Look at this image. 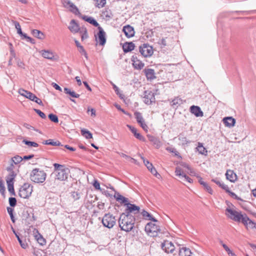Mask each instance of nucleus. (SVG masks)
<instances>
[{"label": "nucleus", "instance_id": "nucleus-35", "mask_svg": "<svg viewBox=\"0 0 256 256\" xmlns=\"http://www.w3.org/2000/svg\"><path fill=\"white\" fill-rule=\"evenodd\" d=\"M64 90L66 94H69L72 98H78L80 96V94H76L74 91H72L68 88H65Z\"/></svg>", "mask_w": 256, "mask_h": 256}, {"label": "nucleus", "instance_id": "nucleus-38", "mask_svg": "<svg viewBox=\"0 0 256 256\" xmlns=\"http://www.w3.org/2000/svg\"><path fill=\"white\" fill-rule=\"evenodd\" d=\"M82 134L87 139H90L92 138V133L85 129H82L81 130Z\"/></svg>", "mask_w": 256, "mask_h": 256}, {"label": "nucleus", "instance_id": "nucleus-62", "mask_svg": "<svg viewBox=\"0 0 256 256\" xmlns=\"http://www.w3.org/2000/svg\"><path fill=\"white\" fill-rule=\"evenodd\" d=\"M122 196V195H121L120 193L118 192H115V194H114V198L117 201L119 200V199Z\"/></svg>", "mask_w": 256, "mask_h": 256}, {"label": "nucleus", "instance_id": "nucleus-23", "mask_svg": "<svg viewBox=\"0 0 256 256\" xmlns=\"http://www.w3.org/2000/svg\"><path fill=\"white\" fill-rule=\"evenodd\" d=\"M226 179L234 182L237 178L236 174L232 170H228L226 174Z\"/></svg>", "mask_w": 256, "mask_h": 256}, {"label": "nucleus", "instance_id": "nucleus-44", "mask_svg": "<svg viewBox=\"0 0 256 256\" xmlns=\"http://www.w3.org/2000/svg\"><path fill=\"white\" fill-rule=\"evenodd\" d=\"M48 117L50 118V120L52 122H54L56 123H57L58 122V118L56 114H50L48 116Z\"/></svg>", "mask_w": 256, "mask_h": 256}, {"label": "nucleus", "instance_id": "nucleus-40", "mask_svg": "<svg viewBox=\"0 0 256 256\" xmlns=\"http://www.w3.org/2000/svg\"><path fill=\"white\" fill-rule=\"evenodd\" d=\"M178 140L180 141V144L185 145L188 144L189 142L187 140L186 138L182 134H180L178 136Z\"/></svg>", "mask_w": 256, "mask_h": 256}, {"label": "nucleus", "instance_id": "nucleus-47", "mask_svg": "<svg viewBox=\"0 0 256 256\" xmlns=\"http://www.w3.org/2000/svg\"><path fill=\"white\" fill-rule=\"evenodd\" d=\"M5 192V186L2 180L0 179V193L4 196Z\"/></svg>", "mask_w": 256, "mask_h": 256}, {"label": "nucleus", "instance_id": "nucleus-15", "mask_svg": "<svg viewBox=\"0 0 256 256\" xmlns=\"http://www.w3.org/2000/svg\"><path fill=\"white\" fill-rule=\"evenodd\" d=\"M98 29V32L97 34V38L98 39L99 44L104 46L106 42V34L101 26H99Z\"/></svg>", "mask_w": 256, "mask_h": 256}, {"label": "nucleus", "instance_id": "nucleus-7", "mask_svg": "<svg viewBox=\"0 0 256 256\" xmlns=\"http://www.w3.org/2000/svg\"><path fill=\"white\" fill-rule=\"evenodd\" d=\"M145 231L150 236H156L160 232V228L158 226L150 222L146 226Z\"/></svg>", "mask_w": 256, "mask_h": 256}, {"label": "nucleus", "instance_id": "nucleus-18", "mask_svg": "<svg viewBox=\"0 0 256 256\" xmlns=\"http://www.w3.org/2000/svg\"><path fill=\"white\" fill-rule=\"evenodd\" d=\"M122 32L128 38L132 37L134 34V28L130 25L124 26L122 28Z\"/></svg>", "mask_w": 256, "mask_h": 256}, {"label": "nucleus", "instance_id": "nucleus-19", "mask_svg": "<svg viewBox=\"0 0 256 256\" xmlns=\"http://www.w3.org/2000/svg\"><path fill=\"white\" fill-rule=\"evenodd\" d=\"M190 112L196 117L202 116L203 112L198 106H192L190 108Z\"/></svg>", "mask_w": 256, "mask_h": 256}, {"label": "nucleus", "instance_id": "nucleus-6", "mask_svg": "<svg viewBox=\"0 0 256 256\" xmlns=\"http://www.w3.org/2000/svg\"><path fill=\"white\" fill-rule=\"evenodd\" d=\"M32 192V186L28 183L24 184L20 188L19 196L23 198H27L30 196Z\"/></svg>", "mask_w": 256, "mask_h": 256}, {"label": "nucleus", "instance_id": "nucleus-53", "mask_svg": "<svg viewBox=\"0 0 256 256\" xmlns=\"http://www.w3.org/2000/svg\"><path fill=\"white\" fill-rule=\"evenodd\" d=\"M181 179H182L184 181H186L190 183L192 182V180L187 176L186 174L183 175V176L181 178Z\"/></svg>", "mask_w": 256, "mask_h": 256}, {"label": "nucleus", "instance_id": "nucleus-3", "mask_svg": "<svg viewBox=\"0 0 256 256\" xmlns=\"http://www.w3.org/2000/svg\"><path fill=\"white\" fill-rule=\"evenodd\" d=\"M54 174L55 175V179L60 181L66 180L70 174V170L64 165L60 164L55 163L54 164Z\"/></svg>", "mask_w": 256, "mask_h": 256}, {"label": "nucleus", "instance_id": "nucleus-12", "mask_svg": "<svg viewBox=\"0 0 256 256\" xmlns=\"http://www.w3.org/2000/svg\"><path fill=\"white\" fill-rule=\"evenodd\" d=\"M42 56L45 58L52 60H57L58 57L56 54L50 50H42L40 52Z\"/></svg>", "mask_w": 256, "mask_h": 256}, {"label": "nucleus", "instance_id": "nucleus-22", "mask_svg": "<svg viewBox=\"0 0 256 256\" xmlns=\"http://www.w3.org/2000/svg\"><path fill=\"white\" fill-rule=\"evenodd\" d=\"M127 126L129 128L130 130L134 134V136L136 138L142 142L145 141V138L142 136L140 133L137 132V130L135 128L130 125H128Z\"/></svg>", "mask_w": 256, "mask_h": 256}, {"label": "nucleus", "instance_id": "nucleus-52", "mask_svg": "<svg viewBox=\"0 0 256 256\" xmlns=\"http://www.w3.org/2000/svg\"><path fill=\"white\" fill-rule=\"evenodd\" d=\"M34 110L42 118L44 119L46 118V114L43 112H42L41 110H38V109H34Z\"/></svg>", "mask_w": 256, "mask_h": 256}, {"label": "nucleus", "instance_id": "nucleus-27", "mask_svg": "<svg viewBox=\"0 0 256 256\" xmlns=\"http://www.w3.org/2000/svg\"><path fill=\"white\" fill-rule=\"evenodd\" d=\"M36 233H34V236L40 245H44L46 244V240L42 238V236L38 232V230H35Z\"/></svg>", "mask_w": 256, "mask_h": 256}, {"label": "nucleus", "instance_id": "nucleus-34", "mask_svg": "<svg viewBox=\"0 0 256 256\" xmlns=\"http://www.w3.org/2000/svg\"><path fill=\"white\" fill-rule=\"evenodd\" d=\"M212 181L215 182L216 184H218L219 186L222 188L223 190H225L226 191L228 190V185L225 184L224 182H220L218 179H213L212 180Z\"/></svg>", "mask_w": 256, "mask_h": 256}, {"label": "nucleus", "instance_id": "nucleus-5", "mask_svg": "<svg viewBox=\"0 0 256 256\" xmlns=\"http://www.w3.org/2000/svg\"><path fill=\"white\" fill-rule=\"evenodd\" d=\"M46 177V174L44 171L39 168L34 169L30 174L31 180L36 183H43Z\"/></svg>", "mask_w": 256, "mask_h": 256}, {"label": "nucleus", "instance_id": "nucleus-16", "mask_svg": "<svg viewBox=\"0 0 256 256\" xmlns=\"http://www.w3.org/2000/svg\"><path fill=\"white\" fill-rule=\"evenodd\" d=\"M134 116L136 119L137 122L140 124L141 127L145 131H148V126L145 123L144 120L142 115L139 112H134Z\"/></svg>", "mask_w": 256, "mask_h": 256}, {"label": "nucleus", "instance_id": "nucleus-60", "mask_svg": "<svg viewBox=\"0 0 256 256\" xmlns=\"http://www.w3.org/2000/svg\"><path fill=\"white\" fill-rule=\"evenodd\" d=\"M93 186L96 190L100 189V183L96 180H95L94 181V184H93Z\"/></svg>", "mask_w": 256, "mask_h": 256}, {"label": "nucleus", "instance_id": "nucleus-63", "mask_svg": "<svg viewBox=\"0 0 256 256\" xmlns=\"http://www.w3.org/2000/svg\"><path fill=\"white\" fill-rule=\"evenodd\" d=\"M52 86L56 90H58L60 91V92L62 91V90L61 88L58 84H56L52 82Z\"/></svg>", "mask_w": 256, "mask_h": 256}, {"label": "nucleus", "instance_id": "nucleus-30", "mask_svg": "<svg viewBox=\"0 0 256 256\" xmlns=\"http://www.w3.org/2000/svg\"><path fill=\"white\" fill-rule=\"evenodd\" d=\"M196 148L200 154L205 156L207 154V150L202 143L198 142V145Z\"/></svg>", "mask_w": 256, "mask_h": 256}, {"label": "nucleus", "instance_id": "nucleus-14", "mask_svg": "<svg viewBox=\"0 0 256 256\" xmlns=\"http://www.w3.org/2000/svg\"><path fill=\"white\" fill-rule=\"evenodd\" d=\"M144 102L148 104H150L155 101L154 93L152 91L146 90L144 93Z\"/></svg>", "mask_w": 256, "mask_h": 256}, {"label": "nucleus", "instance_id": "nucleus-11", "mask_svg": "<svg viewBox=\"0 0 256 256\" xmlns=\"http://www.w3.org/2000/svg\"><path fill=\"white\" fill-rule=\"evenodd\" d=\"M62 4L65 8L68 9L70 12L74 14L78 15L80 14L78 8L70 0H63Z\"/></svg>", "mask_w": 256, "mask_h": 256}, {"label": "nucleus", "instance_id": "nucleus-48", "mask_svg": "<svg viewBox=\"0 0 256 256\" xmlns=\"http://www.w3.org/2000/svg\"><path fill=\"white\" fill-rule=\"evenodd\" d=\"M166 150L169 152L174 154L176 156H178L179 153L175 148L168 147Z\"/></svg>", "mask_w": 256, "mask_h": 256}, {"label": "nucleus", "instance_id": "nucleus-46", "mask_svg": "<svg viewBox=\"0 0 256 256\" xmlns=\"http://www.w3.org/2000/svg\"><path fill=\"white\" fill-rule=\"evenodd\" d=\"M23 142L24 143L30 146L38 147V144L35 142H30L26 140H24Z\"/></svg>", "mask_w": 256, "mask_h": 256}, {"label": "nucleus", "instance_id": "nucleus-25", "mask_svg": "<svg viewBox=\"0 0 256 256\" xmlns=\"http://www.w3.org/2000/svg\"><path fill=\"white\" fill-rule=\"evenodd\" d=\"M178 256H191L192 252L190 248L182 247L179 248Z\"/></svg>", "mask_w": 256, "mask_h": 256}, {"label": "nucleus", "instance_id": "nucleus-59", "mask_svg": "<svg viewBox=\"0 0 256 256\" xmlns=\"http://www.w3.org/2000/svg\"><path fill=\"white\" fill-rule=\"evenodd\" d=\"M23 37H24V38L26 39L28 42H30L32 44L34 43V39H32V38H31L30 37L28 36L26 34L24 35Z\"/></svg>", "mask_w": 256, "mask_h": 256}, {"label": "nucleus", "instance_id": "nucleus-49", "mask_svg": "<svg viewBox=\"0 0 256 256\" xmlns=\"http://www.w3.org/2000/svg\"><path fill=\"white\" fill-rule=\"evenodd\" d=\"M150 171L152 174L155 176L156 177L158 178H160V175L157 172L156 170L154 167H153L150 170Z\"/></svg>", "mask_w": 256, "mask_h": 256}, {"label": "nucleus", "instance_id": "nucleus-45", "mask_svg": "<svg viewBox=\"0 0 256 256\" xmlns=\"http://www.w3.org/2000/svg\"><path fill=\"white\" fill-rule=\"evenodd\" d=\"M182 100L180 98H174L171 102V104L172 106H177L178 105H180L181 104Z\"/></svg>", "mask_w": 256, "mask_h": 256}, {"label": "nucleus", "instance_id": "nucleus-37", "mask_svg": "<svg viewBox=\"0 0 256 256\" xmlns=\"http://www.w3.org/2000/svg\"><path fill=\"white\" fill-rule=\"evenodd\" d=\"M44 144L52 145V146H61V143L58 141H53L52 140H45L44 142Z\"/></svg>", "mask_w": 256, "mask_h": 256}, {"label": "nucleus", "instance_id": "nucleus-31", "mask_svg": "<svg viewBox=\"0 0 256 256\" xmlns=\"http://www.w3.org/2000/svg\"><path fill=\"white\" fill-rule=\"evenodd\" d=\"M198 182L200 184L203 186L204 188L208 191V193L210 194H212V188L208 185L207 183L203 181L202 178L200 177V178L198 180Z\"/></svg>", "mask_w": 256, "mask_h": 256}, {"label": "nucleus", "instance_id": "nucleus-51", "mask_svg": "<svg viewBox=\"0 0 256 256\" xmlns=\"http://www.w3.org/2000/svg\"><path fill=\"white\" fill-rule=\"evenodd\" d=\"M152 143L157 148H160L162 146V144L160 141L157 138Z\"/></svg>", "mask_w": 256, "mask_h": 256}, {"label": "nucleus", "instance_id": "nucleus-39", "mask_svg": "<svg viewBox=\"0 0 256 256\" xmlns=\"http://www.w3.org/2000/svg\"><path fill=\"white\" fill-rule=\"evenodd\" d=\"M14 233L16 234V237L17 238V239L21 246V247L24 249H26L28 246V244L26 242H23L20 236L16 233L15 231L14 230Z\"/></svg>", "mask_w": 256, "mask_h": 256}, {"label": "nucleus", "instance_id": "nucleus-29", "mask_svg": "<svg viewBox=\"0 0 256 256\" xmlns=\"http://www.w3.org/2000/svg\"><path fill=\"white\" fill-rule=\"evenodd\" d=\"M141 214L146 220H150L154 222H157V220L155 218H153L150 214L144 210L142 212Z\"/></svg>", "mask_w": 256, "mask_h": 256}, {"label": "nucleus", "instance_id": "nucleus-1", "mask_svg": "<svg viewBox=\"0 0 256 256\" xmlns=\"http://www.w3.org/2000/svg\"><path fill=\"white\" fill-rule=\"evenodd\" d=\"M226 214L235 222H242L247 228H252L255 226V224L248 217L246 214H243L240 212L228 208L226 210Z\"/></svg>", "mask_w": 256, "mask_h": 256}, {"label": "nucleus", "instance_id": "nucleus-33", "mask_svg": "<svg viewBox=\"0 0 256 256\" xmlns=\"http://www.w3.org/2000/svg\"><path fill=\"white\" fill-rule=\"evenodd\" d=\"M154 70L152 69H148L146 70V78L148 80H153L156 76H154Z\"/></svg>", "mask_w": 256, "mask_h": 256}, {"label": "nucleus", "instance_id": "nucleus-56", "mask_svg": "<svg viewBox=\"0 0 256 256\" xmlns=\"http://www.w3.org/2000/svg\"><path fill=\"white\" fill-rule=\"evenodd\" d=\"M80 52L84 56L86 59H88V54L84 50V47H80Z\"/></svg>", "mask_w": 256, "mask_h": 256}, {"label": "nucleus", "instance_id": "nucleus-17", "mask_svg": "<svg viewBox=\"0 0 256 256\" xmlns=\"http://www.w3.org/2000/svg\"><path fill=\"white\" fill-rule=\"evenodd\" d=\"M134 67L138 70H141L144 66V64L140 60L138 59L137 56L135 54L132 56L131 58Z\"/></svg>", "mask_w": 256, "mask_h": 256}, {"label": "nucleus", "instance_id": "nucleus-36", "mask_svg": "<svg viewBox=\"0 0 256 256\" xmlns=\"http://www.w3.org/2000/svg\"><path fill=\"white\" fill-rule=\"evenodd\" d=\"M12 22L14 24V25L16 28L17 30L18 34H20V36H23L24 35L26 34H24L22 32L21 27H20V26L19 22H18L16 21H14V20H12Z\"/></svg>", "mask_w": 256, "mask_h": 256}, {"label": "nucleus", "instance_id": "nucleus-10", "mask_svg": "<svg viewBox=\"0 0 256 256\" xmlns=\"http://www.w3.org/2000/svg\"><path fill=\"white\" fill-rule=\"evenodd\" d=\"M139 51L144 57L150 56L154 52L152 47L146 44H144L139 47Z\"/></svg>", "mask_w": 256, "mask_h": 256}, {"label": "nucleus", "instance_id": "nucleus-8", "mask_svg": "<svg viewBox=\"0 0 256 256\" xmlns=\"http://www.w3.org/2000/svg\"><path fill=\"white\" fill-rule=\"evenodd\" d=\"M18 93L21 96H24L25 98L30 100L32 101L36 102L40 105L42 104V102L41 100L38 98L35 94L30 92L21 88L19 90Z\"/></svg>", "mask_w": 256, "mask_h": 256}, {"label": "nucleus", "instance_id": "nucleus-4", "mask_svg": "<svg viewBox=\"0 0 256 256\" xmlns=\"http://www.w3.org/2000/svg\"><path fill=\"white\" fill-rule=\"evenodd\" d=\"M13 162H10V166L7 168V170L10 171L9 174L6 176V181L8 185V189L12 195L15 196V192L14 188V181L16 176L14 172L12 171L13 170Z\"/></svg>", "mask_w": 256, "mask_h": 256}, {"label": "nucleus", "instance_id": "nucleus-20", "mask_svg": "<svg viewBox=\"0 0 256 256\" xmlns=\"http://www.w3.org/2000/svg\"><path fill=\"white\" fill-rule=\"evenodd\" d=\"M70 30L74 33H76L80 30L78 24L76 22V20H72L70 23V26L68 27Z\"/></svg>", "mask_w": 256, "mask_h": 256}, {"label": "nucleus", "instance_id": "nucleus-54", "mask_svg": "<svg viewBox=\"0 0 256 256\" xmlns=\"http://www.w3.org/2000/svg\"><path fill=\"white\" fill-rule=\"evenodd\" d=\"M226 192L228 193L233 198H235L236 200H238L239 199L238 197L236 196V194L235 193H234V192H232L230 190L229 188H228V191H226Z\"/></svg>", "mask_w": 256, "mask_h": 256}, {"label": "nucleus", "instance_id": "nucleus-28", "mask_svg": "<svg viewBox=\"0 0 256 256\" xmlns=\"http://www.w3.org/2000/svg\"><path fill=\"white\" fill-rule=\"evenodd\" d=\"M134 44L132 42L126 43L123 46V50L124 52H128L134 50Z\"/></svg>", "mask_w": 256, "mask_h": 256}, {"label": "nucleus", "instance_id": "nucleus-21", "mask_svg": "<svg viewBox=\"0 0 256 256\" xmlns=\"http://www.w3.org/2000/svg\"><path fill=\"white\" fill-rule=\"evenodd\" d=\"M222 121L225 126L228 128L233 127L236 124V120L231 116L224 118Z\"/></svg>", "mask_w": 256, "mask_h": 256}, {"label": "nucleus", "instance_id": "nucleus-61", "mask_svg": "<svg viewBox=\"0 0 256 256\" xmlns=\"http://www.w3.org/2000/svg\"><path fill=\"white\" fill-rule=\"evenodd\" d=\"M111 84H112V86H113V88L115 90L116 94H119L120 90H119L116 84H114V83H112V82H111Z\"/></svg>", "mask_w": 256, "mask_h": 256}, {"label": "nucleus", "instance_id": "nucleus-41", "mask_svg": "<svg viewBox=\"0 0 256 256\" xmlns=\"http://www.w3.org/2000/svg\"><path fill=\"white\" fill-rule=\"evenodd\" d=\"M96 2V6L98 8H101L104 6L106 3V0H94Z\"/></svg>", "mask_w": 256, "mask_h": 256}, {"label": "nucleus", "instance_id": "nucleus-58", "mask_svg": "<svg viewBox=\"0 0 256 256\" xmlns=\"http://www.w3.org/2000/svg\"><path fill=\"white\" fill-rule=\"evenodd\" d=\"M88 37V34H87L86 30V28H84V33L82 34L81 36L82 40H83L84 39L87 38Z\"/></svg>", "mask_w": 256, "mask_h": 256}, {"label": "nucleus", "instance_id": "nucleus-26", "mask_svg": "<svg viewBox=\"0 0 256 256\" xmlns=\"http://www.w3.org/2000/svg\"><path fill=\"white\" fill-rule=\"evenodd\" d=\"M82 19L85 21L89 22L95 26H99L98 22L92 17L84 16L82 17Z\"/></svg>", "mask_w": 256, "mask_h": 256}, {"label": "nucleus", "instance_id": "nucleus-55", "mask_svg": "<svg viewBox=\"0 0 256 256\" xmlns=\"http://www.w3.org/2000/svg\"><path fill=\"white\" fill-rule=\"evenodd\" d=\"M118 202H120V204H126L128 203V199L122 196Z\"/></svg>", "mask_w": 256, "mask_h": 256}, {"label": "nucleus", "instance_id": "nucleus-24", "mask_svg": "<svg viewBox=\"0 0 256 256\" xmlns=\"http://www.w3.org/2000/svg\"><path fill=\"white\" fill-rule=\"evenodd\" d=\"M126 211H128L127 214H130V212H134L135 211L138 212L140 209L139 206L130 203L126 204Z\"/></svg>", "mask_w": 256, "mask_h": 256}, {"label": "nucleus", "instance_id": "nucleus-42", "mask_svg": "<svg viewBox=\"0 0 256 256\" xmlns=\"http://www.w3.org/2000/svg\"><path fill=\"white\" fill-rule=\"evenodd\" d=\"M22 158L18 156H16L12 158L11 162H12L14 164H18L22 162Z\"/></svg>", "mask_w": 256, "mask_h": 256}, {"label": "nucleus", "instance_id": "nucleus-32", "mask_svg": "<svg viewBox=\"0 0 256 256\" xmlns=\"http://www.w3.org/2000/svg\"><path fill=\"white\" fill-rule=\"evenodd\" d=\"M32 34L36 38L42 40L44 38V34L40 30H33L32 31Z\"/></svg>", "mask_w": 256, "mask_h": 256}, {"label": "nucleus", "instance_id": "nucleus-43", "mask_svg": "<svg viewBox=\"0 0 256 256\" xmlns=\"http://www.w3.org/2000/svg\"><path fill=\"white\" fill-rule=\"evenodd\" d=\"M176 175L178 176L180 178H181L183 175L185 174L182 172V169L179 167H176L175 170Z\"/></svg>", "mask_w": 256, "mask_h": 256}, {"label": "nucleus", "instance_id": "nucleus-64", "mask_svg": "<svg viewBox=\"0 0 256 256\" xmlns=\"http://www.w3.org/2000/svg\"><path fill=\"white\" fill-rule=\"evenodd\" d=\"M230 256H236L235 254L233 252L230 248L226 251Z\"/></svg>", "mask_w": 256, "mask_h": 256}, {"label": "nucleus", "instance_id": "nucleus-13", "mask_svg": "<svg viewBox=\"0 0 256 256\" xmlns=\"http://www.w3.org/2000/svg\"><path fill=\"white\" fill-rule=\"evenodd\" d=\"M161 246L162 248L166 253H172L175 249L173 244L168 240H164Z\"/></svg>", "mask_w": 256, "mask_h": 256}, {"label": "nucleus", "instance_id": "nucleus-9", "mask_svg": "<svg viewBox=\"0 0 256 256\" xmlns=\"http://www.w3.org/2000/svg\"><path fill=\"white\" fill-rule=\"evenodd\" d=\"M116 219L112 214H106L102 220V223L103 225L108 228H112L115 224Z\"/></svg>", "mask_w": 256, "mask_h": 256}, {"label": "nucleus", "instance_id": "nucleus-2", "mask_svg": "<svg viewBox=\"0 0 256 256\" xmlns=\"http://www.w3.org/2000/svg\"><path fill=\"white\" fill-rule=\"evenodd\" d=\"M136 218L130 214L122 213L120 214L118 224L120 229L126 232L131 231L134 227Z\"/></svg>", "mask_w": 256, "mask_h": 256}, {"label": "nucleus", "instance_id": "nucleus-57", "mask_svg": "<svg viewBox=\"0 0 256 256\" xmlns=\"http://www.w3.org/2000/svg\"><path fill=\"white\" fill-rule=\"evenodd\" d=\"M183 166L184 168H186L190 171V174H195L194 170L192 169L188 164H184Z\"/></svg>", "mask_w": 256, "mask_h": 256}, {"label": "nucleus", "instance_id": "nucleus-50", "mask_svg": "<svg viewBox=\"0 0 256 256\" xmlns=\"http://www.w3.org/2000/svg\"><path fill=\"white\" fill-rule=\"evenodd\" d=\"M9 204L11 206H12V207L14 206L16 204V198H12V197L10 198H9Z\"/></svg>", "mask_w": 256, "mask_h": 256}]
</instances>
